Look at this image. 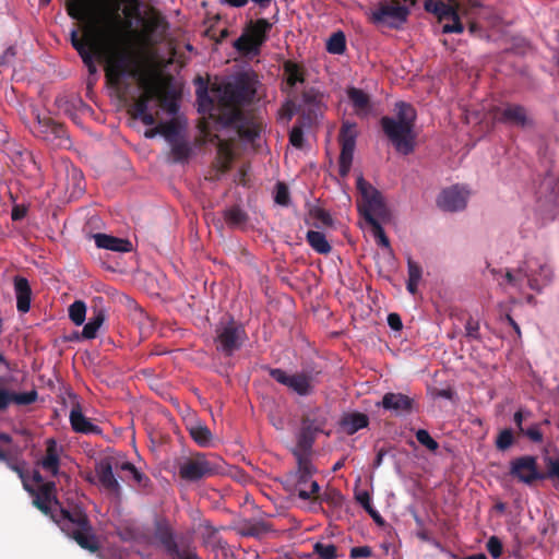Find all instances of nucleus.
Returning a JSON list of instances; mask_svg holds the SVG:
<instances>
[{"mask_svg": "<svg viewBox=\"0 0 559 559\" xmlns=\"http://www.w3.org/2000/svg\"><path fill=\"white\" fill-rule=\"evenodd\" d=\"M97 14L92 10L94 0H68V15L84 22L83 37L78 31L71 32V44L80 55L90 74H96L95 58L105 61V78L109 86L118 88L124 76L140 78L141 62L131 47L132 19L140 16L138 0L120 14L121 0H100Z\"/></svg>", "mask_w": 559, "mask_h": 559, "instance_id": "nucleus-1", "label": "nucleus"}, {"mask_svg": "<svg viewBox=\"0 0 559 559\" xmlns=\"http://www.w3.org/2000/svg\"><path fill=\"white\" fill-rule=\"evenodd\" d=\"M24 488L35 496L34 506L44 514L50 515L60 530L82 549L93 554L99 550L100 543L86 511L80 506H74L71 509L61 507L56 497V484L53 481L41 484L37 492L25 481Z\"/></svg>", "mask_w": 559, "mask_h": 559, "instance_id": "nucleus-2", "label": "nucleus"}, {"mask_svg": "<svg viewBox=\"0 0 559 559\" xmlns=\"http://www.w3.org/2000/svg\"><path fill=\"white\" fill-rule=\"evenodd\" d=\"M416 118V110L411 104L399 102L395 104V117L384 116L380 120L384 134L403 155L413 153L415 148Z\"/></svg>", "mask_w": 559, "mask_h": 559, "instance_id": "nucleus-3", "label": "nucleus"}, {"mask_svg": "<svg viewBox=\"0 0 559 559\" xmlns=\"http://www.w3.org/2000/svg\"><path fill=\"white\" fill-rule=\"evenodd\" d=\"M297 466L294 471L285 474L283 486L292 498H298L309 506L316 493H319L320 485L313 475L317 468L308 455L295 453Z\"/></svg>", "mask_w": 559, "mask_h": 559, "instance_id": "nucleus-4", "label": "nucleus"}, {"mask_svg": "<svg viewBox=\"0 0 559 559\" xmlns=\"http://www.w3.org/2000/svg\"><path fill=\"white\" fill-rule=\"evenodd\" d=\"M425 10L435 14L438 21L442 23L443 34H462L464 32L462 17L465 16L466 11L457 0H448V2L426 0Z\"/></svg>", "mask_w": 559, "mask_h": 559, "instance_id": "nucleus-5", "label": "nucleus"}, {"mask_svg": "<svg viewBox=\"0 0 559 559\" xmlns=\"http://www.w3.org/2000/svg\"><path fill=\"white\" fill-rule=\"evenodd\" d=\"M248 336L245 326L229 319L216 325L214 345L217 353L231 357L246 343Z\"/></svg>", "mask_w": 559, "mask_h": 559, "instance_id": "nucleus-6", "label": "nucleus"}, {"mask_svg": "<svg viewBox=\"0 0 559 559\" xmlns=\"http://www.w3.org/2000/svg\"><path fill=\"white\" fill-rule=\"evenodd\" d=\"M273 24L266 19L249 21L243 33L234 43V47L243 56H258Z\"/></svg>", "mask_w": 559, "mask_h": 559, "instance_id": "nucleus-7", "label": "nucleus"}, {"mask_svg": "<svg viewBox=\"0 0 559 559\" xmlns=\"http://www.w3.org/2000/svg\"><path fill=\"white\" fill-rule=\"evenodd\" d=\"M255 94L253 79L248 73L239 74L233 82L224 85L221 94L223 112H229L234 108L250 103Z\"/></svg>", "mask_w": 559, "mask_h": 559, "instance_id": "nucleus-8", "label": "nucleus"}, {"mask_svg": "<svg viewBox=\"0 0 559 559\" xmlns=\"http://www.w3.org/2000/svg\"><path fill=\"white\" fill-rule=\"evenodd\" d=\"M218 472V464L211 461L204 453H197L179 464V476L187 481H198L214 476Z\"/></svg>", "mask_w": 559, "mask_h": 559, "instance_id": "nucleus-9", "label": "nucleus"}, {"mask_svg": "<svg viewBox=\"0 0 559 559\" xmlns=\"http://www.w3.org/2000/svg\"><path fill=\"white\" fill-rule=\"evenodd\" d=\"M270 377L300 396H308L314 390V377L311 372L301 371L288 374L281 368H269Z\"/></svg>", "mask_w": 559, "mask_h": 559, "instance_id": "nucleus-10", "label": "nucleus"}, {"mask_svg": "<svg viewBox=\"0 0 559 559\" xmlns=\"http://www.w3.org/2000/svg\"><path fill=\"white\" fill-rule=\"evenodd\" d=\"M409 10L399 1L381 2L378 8L371 12L370 21L376 25H386L397 27L406 22Z\"/></svg>", "mask_w": 559, "mask_h": 559, "instance_id": "nucleus-11", "label": "nucleus"}, {"mask_svg": "<svg viewBox=\"0 0 559 559\" xmlns=\"http://www.w3.org/2000/svg\"><path fill=\"white\" fill-rule=\"evenodd\" d=\"M493 119L502 124L526 129L533 126V119L527 109L520 104L507 103L492 110Z\"/></svg>", "mask_w": 559, "mask_h": 559, "instance_id": "nucleus-12", "label": "nucleus"}, {"mask_svg": "<svg viewBox=\"0 0 559 559\" xmlns=\"http://www.w3.org/2000/svg\"><path fill=\"white\" fill-rule=\"evenodd\" d=\"M357 124L352 121H344L342 123L338 142L341 144V154H340V175L345 177L348 175L353 155L356 146V138H357Z\"/></svg>", "mask_w": 559, "mask_h": 559, "instance_id": "nucleus-13", "label": "nucleus"}, {"mask_svg": "<svg viewBox=\"0 0 559 559\" xmlns=\"http://www.w3.org/2000/svg\"><path fill=\"white\" fill-rule=\"evenodd\" d=\"M326 425V417L320 408L306 413L301 420V429L298 437V445L304 450L312 447L316 435L322 432Z\"/></svg>", "mask_w": 559, "mask_h": 559, "instance_id": "nucleus-14", "label": "nucleus"}, {"mask_svg": "<svg viewBox=\"0 0 559 559\" xmlns=\"http://www.w3.org/2000/svg\"><path fill=\"white\" fill-rule=\"evenodd\" d=\"M510 475L525 485L545 479V474L538 472L537 459L532 455L520 456L511 461Z\"/></svg>", "mask_w": 559, "mask_h": 559, "instance_id": "nucleus-15", "label": "nucleus"}, {"mask_svg": "<svg viewBox=\"0 0 559 559\" xmlns=\"http://www.w3.org/2000/svg\"><path fill=\"white\" fill-rule=\"evenodd\" d=\"M35 122L32 127V132L37 136L47 142H53L55 140H62L67 138V131L63 124L56 122L49 116H40L38 111L33 112Z\"/></svg>", "mask_w": 559, "mask_h": 559, "instance_id": "nucleus-16", "label": "nucleus"}, {"mask_svg": "<svg viewBox=\"0 0 559 559\" xmlns=\"http://www.w3.org/2000/svg\"><path fill=\"white\" fill-rule=\"evenodd\" d=\"M343 503V493L333 486H326L323 490H321V488L319 489V493L314 495L309 506L306 507V510L311 513H325L323 504H326L331 510H336L342 508Z\"/></svg>", "mask_w": 559, "mask_h": 559, "instance_id": "nucleus-17", "label": "nucleus"}, {"mask_svg": "<svg viewBox=\"0 0 559 559\" xmlns=\"http://www.w3.org/2000/svg\"><path fill=\"white\" fill-rule=\"evenodd\" d=\"M524 276L531 289L540 292L552 280V270L547 263H539L538 260H528Z\"/></svg>", "mask_w": 559, "mask_h": 559, "instance_id": "nucleus-18", "label": "nucleus"}, {"mask_svg": "<svg viewBox=\"0 0 559 559\" xmlns=\"http://www.w3.org/2000/svg\"><path fill=\"white\" fill-rule=\"evenodd\" d=\"M468 191L457 185L442 190L437 199L438 206L448 212L464 210L467 204Z\"/></svg>", "mask_w": 559, "mask_h": 559, "instance_id": "nucleus-19", "label": "nucleus"}, {"mask_svg": "<svg viewBox=\"0 0 559 559\" xmlns=\"http://www.w3.org/2000/svg\"><path fill=\"white\" fill-rule=\"evenodd\" d=\"M219 120L225 126L237 129L241 139L253 141L259 135L257 128L247 123L245 114L240 108H234L229 112H222Z\"/></svg>", "mask_w": 559, "mask_h": 559, "instance_id": "nucleus-20", "label": "nucleus"}, {"mask_svg": "<svg viewBox=\"0 0 559 559\" xmlns=\"http://www.w3.org/2000/svg\"><path fill=\"white\" fill-rule=\"evenodd\" d=\"M323 105V94L316 87H308L301 94V104L299 108L304 109L302 120H307L310 126L317 119L318 112H321Z\"/></svg>", "mask_w": 559, "mask_h": 559, "instance_id": "nucleus-21", "label": "nucleus"}, {"mask_svg": "<svg viewBox=\"0 0 559 559\" xmlns=\"http://www.w3.org/2000/svg\"><path fill=\"white\" fill-rule=\"evenodd\" d=\"M154 536L170 559L179 555V545L176 540L174 530L165 519L156 520L154 524Z\"/></svg>", "mask_w": 559, "mask_h": 559, "instance_id": "nucleus-22", "label": "nucleus"}, {"mask_svg": "<svg viewBox=\"0 0 559 559\" xmlns=\"http://www.w3.org/2000/svg\"><path fill=\"white\" fill-rule=\"evenodd\" d=\"M115 465L110 457H105L96 463L95 473L100 487L109 493L119 496L121 487L114 475Z\"/></svg>", "mask_w": 559, "mask_h": 559, "instance_id": "nucleus-23", "label": "nucleus"}, {"mask_svg": "<svg viewBox=\"0 0 559 559\" xmlns=\"http://www.w3.org/2000/svg\"><path fill=\"white\" fill-rule=\"evenodd\" d=\"M414 400L403 393H385L382 397L381 403L378 405L382 406L385 411H391L395 415L401 416L409 414L413 409Z\"/></svg>", "mask_w": 559, "mask_h": 559, "instance_id": "nucleus-24", "label": "nucleus"}, {"mask_svg": "<svg viewBox=\"0 0 559 559\" xmlns=\"http://www.w3.org/2000/svg\"><path fill=\"white\" fill-rule=\"evenodd\" d=\"M69 420L73 431L83 435H102L103 430L99 426L93 424L90 418L84 416L82 407L79 403L72 406Z\"/></svg>", "mask_w": 559, "mask_h": 559, "instance_id": "nucleus-25", "label": "nucleus"}, {"mask_svg": "<svg viewBox=\"0 0 559 559\" xmlns=\"http://www.w3.org/2000/svg\"><path fill=\"white\" fill-rule=\"evenodd\" d=\"M346 94L348 97V100L350 102L355 114L360 118H366L371 114L372 110V103L370 95L366 93L365 91L355 87L349 86L346 90Z\"/></svg>", "mask_w": 559, "mask_h": 559, "instance_id": "nucleus-26", "label": "nucleus"}, {"mask_svg": "<svg viewBox=\"0 0 559 559\" xmlns=\"http://www.w3.org/2000/svg\"><path fill=\"white\" fill-rule=\"evenodd\" d=\"M373 193V197L366 202L358 203V211L367 222V217L384 218L389 215L381 193Z\"/></svg>", "mask_w": 559, "mask_h": 559, "instance_id": "nucleus-27", "label": "nucleus"}, {"mask_svg": "<svg viewBox=\"0 0 559 559\" xmlns=\"http://www.w3.org/2000/svg\"><path fill=\"white\" fill-rule=\"evenodd\" d=\"M135 80L140 81L145 91L132 105L131 115L133 118H136L140 115L148 111L150 102L155 97L156 94L155 87L146 80L142 70L140 78H135Z\"/></svg>", "mask_w": 559, "mask_h": 559, "instance_id": "nucleus-28", "label": "nucleus"}, {"mask_svg": "<svg viewBox=\"0 0 559 559\" xmlns=\"http://www.w3.org/2000/svg\"><path fill=\"white\" fill-rule=\"evenodd\" d=\"M16 296V308L21 313H26L31 308L32 288L27 278L15 276L13 280Z\"/></svg>", "mask_w": 559, "mask_h": 559, "instance_id": "nucleus-29", "label": "nucleus"}, {"mask_svg": "<svg viewBox=\"0 0 559 559\" xmlns=\"http://www.w3.org/2000/svg\"><path fill=\"white\" fill-rule=\"evenodd\" d=\"M93 238L96 246L102 249L115 252H130L132 250V243L128 239L100 233L93 235Z\"/></svg>", "mask_w": 559, "mask_h": 559, "instance_id": "nucleus-30", "label": "nucleus"}, {"mask_svg": "<svg viewBox=\"0 0 559 559\" xmlns=\"http://www.w3.org/2000/svg\"><path fill=\"white\" fill-rule=\"evenodd\" d=\"M59 448L57 441L52 438L46 441V453L40 460L41 467L52 476H57L60 467Z\"/></svg>", "mask_w": 559, "mask_h": 559, "instance_id": "nucleus-31", "label": "nucleus"}, {"mask_svg": "<svg viewBox=\"0 0 559 559\" xmlns=\"http://www.w3.org/2000/svg\"><path fill=\"white\" fill-rule=\"evenodd\" d=\"M368 425L369 417L359 412L344 414L340 420L341 428L349 436L356 433L362 428H366Z\"/></svg>", "mask_w": 559, "mask_h": 559, "instance_id": "nucleus-32", "label": "nucleus"}, {"mask_svg": "<svg viewBox=\"0 0 559 559\" xmlns=\"http://www.w3.org/2000/svg\"><path fill=\"white\" fill-rule=\"evenodd\" d=\"M233 159L234 153L231 145L227 141L218 140L214 167L219 174H225L230 169Z\"/></svg>", "mask_w": 559, "mask_h": 559, "instance_id": "nucleus-33", "label": "nucleus"}, {"mask_svg": "<svg viewBox=\"0 0 559 559\" xmlns=\"http://www.w3.org/2000/svg\"><path fill=\"white\" fill-rule=\"evenodd\" d=\"M283 69L288 87L293 88L296 84L305 82L306 71L301 64L287 60L284 62Z\"/></svg>", "mask_w": 559, "mask_h": 559, "instance_id": "nucleus-34", "label": "nucleus"}, {"mask_svg": "<svg viewBox=\"0 0 559 559\" xmlns=\"http://www.w3.org/2000/svg\"><path fill=\"white\" fill-rule=\"evenodd\" d=\"M188 430L190 437L198 445L206 448L211 444L213 435L206 425L201 423L191 424Z\"/></svg>", "mask_w": 559, "mask_h": 559, "instance_id": "nucleus-35", "label": "nucleus"}, {"mask_svg": "<svg viewBox=\"0 0 559 559\" xmlns=\"http://www.w3.org/2000/svg\"><path fill=\"white\" fill-rule=\"evenodd\" d=\"M306 239L309 246L320 254H328L332 250L325 235L321 231L308 230Z\"/></svg>", "mask_w": 559, "mask_h": 559, "instance_id": "nucleus-36", "label": "nucleus"}, {"mask_svg": "<svg viewBox=\"0 0 559 559\" xmlns=\"http://www.w3.org/2000/svg\"><path fill=\"white\" fill-rule=\"evenodd\" d=\"M105 321V314L102 310L95 311L90 318L88 322L82 330V337L85 340H93L96 337L97 332Z\"/></svg>", "mask_w": 559, "mask_h": 559, "instance_id": "nucleus-37", "label": "nucleus"}, {"mask_svg": "<svg viewBox=\"0 0 559 559\" xmlns=\"http://www.w3.org/2000/svg\"><path fill=\"white\" fill-rule=\"evenodd\" d=\"M156 131H158L169 144L182 138L180 135V124L176 120L158 123Z\"/></svg>", "mask_w": 559, "mask_h": 559, "instance_id": "nucleus-38", "label": "nucleus"}, {"mask_svg": "<svg viewBox=\"0 0 559 559\" xmlns=\"http://www.w3.org/2000/svg\"><path fill=\"white\" fill-rule=\"evenodd\" d=\"M168 27V23L166 19L156 11H153L151 16L147 19L145 23V31L148 35H153L155 33H159L163 35Z\"/></svg>", "mask_w": 559, "mask_h": 559, "instance_id": "nucleus-39", "label": "nucleus"}, {"mask_svg": "<svg viewBox=\"0 0 559 559\" xmlns=\"http://www.w3.org/2000/svg\"><path fill=\"white\" fill-rule=\"evenodd\" d=\"M171 146V154L174 157V162L177 163H183L188 160V158L191 155V146L185 139H179L173 143H170Z\"/></svg>", "mask_w": 559, "mask_h": 559, "instance_id": "nucleus-40", "label": "nucleus"}, {"mask_svg": "<svg viewBox=\"0 0 559 559\" xmlns=\"http://www.w3.org/2000/svg\"><path fill=\"white\" fill-rule=\"evenodd\" d=\"M346 49V38L342 32H336L331 35L326 41V50L330 53L341 55Z\"/></svg>", "mask_w": 559, "mask_h": 559, "instance_id": "nucleus-41", "label": "nucleus"}, {"mask_svg": "<svg viewBox=\"0 0 559 559\" xmlns=\"http://www.w3.org/2000/svg\"><path fill=\"white\" fill-rule=\"evenodd\" d=\"M225 219L229 226L238 227L247 222L248 215L239 206H233L225 212Z\"/></svg>", "mask_w": 559, "mask_h": 559, "instance_id": "nucleus-42", "label": "nucleus"}, {"mask_svg": "<svg viewBox=\"0 0 559 559\" xmlns=\"http://www.w3.org/2000/svg\"><path fill=\"white\" fill-rule=\"evenodd\" d=\"M86 305L82 300H75L69 307V318L75 325H82L85 321Z\"/></svg>", "mask_w": 559, "mask_h": 559, "instance_id": "nucleus-43", "label": "nucleus"}, {"mask_svg": "<svg viewBox=\"0 0 559 559\" xmlns=\"http://www.w3.org/2000/svg\"><path fill=\"white\" fill-rule=\"evenodd\" d=\"M306 124H308L307 120H302L300 118L289 132V143L296 148L304 147V144H305L304 127Z\"/></svg>", "mask_w": 559, "mask_h": 559, "instance_id": "nucleus-44", "label": "nucleus"}, {"mask_svg": "<svg viewBox=\"0 0 559 559\" xmlns=\"http://www.w3.org/2000/svg\"><path fill=\"white\" fill-rule=\"evenodd\" d=\"M367 223L370 225V227L372 229V234H373L374 238L377 239L378 243L385 248H390L389 238L386 237L384 229H383L382 225L380 224V222L378 221V218L368 216Z\"/></svg>", "mask_w": 559, "mask_h": 559, "instance_id": "nucleus-45", "label": "nucleus"}, {"mask_svg": "<svg viewBox=\"0 0 559 559\" xmlns=\"http://www.w3.org/2000/svg\"><path fill=\"white\" fill-rule=\"evenodd\" d=\"M357 190L361 195V202H366L367 200L373 197V193H380L374 187H372L362 176H359L356 181Z\"/></svg>", "mask_w": 559, "mask_h": 559, "instance_id": "nucleus-46", "label": "nucleus"}, {"mask_svg": "<svg viewBox=\"0 0 559 559\" xmlns=\"http://www.w3.org/2000/svg\"><path fill=\"white\" fill-rule=\"evenodd\" d=\"M313 550L321 559H335L337 557V548L333 544L317 543Z\"/></svg>", "mask_w": 559, "mask_h": 559, "instance_id": "nucleus-47", "label": "nucleus"}, {"mask_svg": "<svg viewBox=\"0 0 559 559\" xmlns=\"http://www.w3.org/2000/svg\"><path fill=\"white\" fill-rule=\"evenodd\" d=\"M514 442L513 432L511 429H503L500 431L496 439V448L500 451L508 450Z\"/></svg>", "mask_w": 559, "mask_h": 559, "instance_id": "nucleus-48", "label": "nucleus"}, {"mask_svg": "<svg viewBox=\"0 0 559 559\" xmlns=\"http://www.w3.org/2000/svg\"><path fill=\"white\" fill-rule=\"evenodd\" d=\"M416 439L421 445L426 447L432 452L439 449L438 442L425 429H419L416 431Z\"/></svg>", "mask_w": 559, "mask_h": 559, "instance_id": "nucleus-49", "label": "nucleus"}, {"mask_svg": "<svg viewBox=\"0 0 559 559\" xmlns=\"http://www.w3.org/2000/svg\"><path fill=\"white\" fill-rule=\"evenodd\" d=\"M300 108L295 104L294 100L287 99L282 107L280 108L278 115L282 120H286L287 122L292 120L296 111Z\"/></svg>", "mask_w": 559, "mask_h": 559, "instance_id": "nucleus-50", "label": "nucleus"}, {"mask_svg": "<svg viewBox=\"0 0 559 559\" xmlns=\"http://www.w3.org/2000/svg\"><path fill=\"white\" fill-rule=\"evenodd\" d=\"M38 394L35 390L15 393L13 392V403L16 405H29L36 402Z\"/></svg>", "mask_w": 559, "mask_h": 559, "instance_id": "nucleus-51", "label": "nucleus"}, {"mask_svg": "<svg viewBox=\"0 0 559 559\" xmlns=\"http://www.w3.org/2000/svg\"><path fill=\"white\" fill-rule=\"evenodd\" d=\"M479 321L469 317L465 323V335L471 340H480Z\"/></svg>", "mask_w": 559, "mask_h": 559, "instance_id": "nucleus-52", "label": "nucleus"}, {"mask_svg": "<svg viewBox=\"0 0 559 559\" xmlns=\"http://www.w3.org/2000/svg\"><path fill=\"white\" fill-rule=\"evenodd\" d=\"M486 548L493 559H498L502 555L503 546L499 537L491 536L486 545Z\"/></svg>", "mask_w": 559, "mask_h": 559, "instance_id": "nucleus-53", "label": "nucleus"}, {"mask_svg": "<svg viewBox=\"0 0 559 559\" xmlns=\"http://www.w3.org/2000/svg\"><path fill=\"white\" fill-rule=\"evenodd\" d=\"M275 202L283 206H287L289 203V191L284 182H277L276 185Z\"/></svg>", "mask_w": 559, "mask_h": 559, "instance_id": "nucleus-54", "label": "nucleus"}, {"mask_svg": "<svg viewBox=\"0 0 559 559\" xmlns=\"http://www.w3.org/2000/svg\"><path fill=\"white\" fill-rule=\"evenodd\" d=\"M309 214L312 218L317 219L324 226H331L333 224L331 215L323 209L314 207L310 210Z\"/></svg>", "mask_w": 559, "mask_h": 559, "instance_id": "nucleus-55", "label": "nucleus"}, {"mask_svg": "<svg viewBox=\"0 0 559 559\" xmlns=\"http://www.w3.org/2000/svg\"><path fill=\"white\" fill-rule=\"evenodd\" d=\"M524 273L525 269L519 267L515 272L507 271L504 277L510 285L514 287H521V283L523 282L524 278H526L524 276Z\"/></svg>", "mask_w": 559, "mask_h": 559, "instance_id": "nucleus-56", "label": "nucleus"}, {"mask_svg": "<svg viewBox=\"0 0 559 559\" xmlns=\"http://www.w3.org/2000/svg\"><path fill=\"white\" fill-rule=\"evenodd\" d=\"M407 271H408V280L407 281H412V282H416V283L420 282L421 275H423V270H421V266L417 262L408 259Z\"/></svg>", "mask_w": 559, "mask_h": 559, "instance_id": "nucleus-57", "label": "nucleus"}, {"mask_svg": "<svg viewBox=\"0 0 559 559\" xmlns=\"http://www.w3.org/2000/svg\"><path fill=\"white\" fill-rule=\"evenodd\" d=\"M545 478L559 480V459H547V473L545 474Z\"/></svg>", "mask_w": 559, "mask_h": 559, "instance_id": "nucleus-58", "label": "nucleus"}, {"mask_svg": "<svg viewBox=\"0 0 559 559\" xmlns=\"http://www.w3.org/2000/svg\"><path fill=\"white\" fill-rule=\"evenodd\" d=\"M349 555L354 559L369 558L372 556V549L369 546L353 547Z\"/></svg>", "mask_w": 559, "mask_h": 559, "instance_id": "nucleus-59", "label": "nucleus"}, {"mask_svg": "<svg viewBox=\"0 0 559 559\" xmlns=\"http://www.w3.org/2000/svg\"><path fill=\"white\" fill-rule=\"evenodd\" d=\"M205 33L209 37L213 38L217 44L223 43V40H225L229 35L228 28L224 27L219 31L218 36H216V31L213 25H211Z\"/></svg>", "mask_w": 559, "mask_h": 559, "instance_id": "nucleus-60", "label": "nucleus"}, {"mask_svg": "<svg viewBox=\"0 0 559 559\" xmlns=\"http://www.w3.org/2000/svg\"><path fill=\"white\" fill-rule=\"evenodd\" d=\"M171 559H202L194 548L187 546L179 550V555H175Z\"/></svg>", "mask_w": 559, "mask_h": 559, "instance_id": "nucleus-61", "label": "nucleus"}, {"mask_svg": "<svg viewBox=\"0 0 559 559\" xmlns=\"http://www.w3.org/2000/svg\"><path fill=\"white\" fill-rule=\"evenodd\" d=\"M522 433L525 435L533 442L539 443L543 441V433L539 430L538 426L536 425L524 430V432Z\"/></svg>", "mask_w": 559, "mask_h": 559, "instance_id": "nucleus-62", "label": "nucleus"}, {"mask_svg": "<svg viewBox=\"0 0 559 559\" xmlns=\"http://www.w3.org/2000/svg\"><path fill=\"white\" fill-rule=\"evenodd\" d=\"M13 403V392L7 390H0V412H3L8 406Z\"/></svg>", "mask_w": 559, "mask_h": 559, "instance_id": "nucleus-63", "label": "nucleus"}, {"mask_svg": "<svg viewBox=\"0 0 559 559\" xmlns=\"http://www.w3.org/2000/svg\"><path fill=\"white\" fill-rule=\"evenodd\" d=\"M388 324L394 331H400L403 328L400 314L392 312L388 316Z\"/></svg>", "mask_w": 559, "mask_h": 559, "instance_id": "nucleus-64", "label": "nucleus"}]
</instances>
